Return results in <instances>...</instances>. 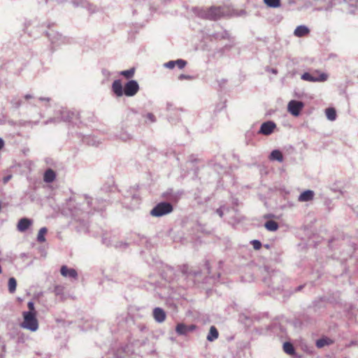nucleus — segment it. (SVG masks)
<instances>
[{"instance_id":"f257e3e1","label":"nucleus","mask_w":358,"mask_h":358,"mask_svg":"<svg viewBox=\"0 0 358 358\" xmlns=\"http://www.w3.org/2000/svg\"><path fill=\"white\" fill-rule=\"evenodd\" d=\"M98 201V199L94 200L92 198L85 196V199L83 202H75L71 200L68 203V206L73 216L77 217L81 215L85 217L93 213L95 210L101 209V207L96 206Z\"/></svg>"},{"instance_id":"f03ea898","label":"nucleus","mask_w":358,"mask_h":358,"mask_svg":"<svg viewBox=\"0 0 358 358\" xmlns=\"http://www.w3.org/2000/svg\"><path fill=\"white\" fill-rule=\"evenodd\" d=\"M24 321L21 324V327L31 331H36L38 329V322L36 319V314L31 312L23 313Z\"/></svg>"},{"instance_id":"7ed1b4c3","label":"nucleus","mask_w":358,"mask_h":358,"mask_svg":"<svg viewBox=\"0 0 358 358\" xmlns=\"http://www.w3.org/2000/svg\"><path fill=\"white\" fill-rule=\"evenodd\" d=\"M173 206L168 202H160L157 203L150 211L153 217H162L173 211Z\"/></svg>"},{"instance_id":"20e7f679","label":"nucleus","mask_w":358,"mask_h":358,"mask_svg":"<svg viewBox=\"0 0 358 358\" xmlns=\"http://www.w3.org/2000/svg\"><path fill=\"white\" fill-rule=\"evenodd\" d=\"M264 282L273 289L279 290L282 287V277L281 273L279 272L273 273L270 275L269 278H265Z\"/></svg>"},{"instance_id":"39448f33","label":"nucleus","mask_w":358,"mask_h":358,"mask_svg":"<svg viewBox=\"0 0 358 358\" xmlns=\"http://www.w3.org/2000/svg\"><path fill=\"white\" fill-rule=\"evenodd\" d=\"M224 15V9L220 6H212L205 10L202 16L206 19L216 20Z\"/></svg>"},{"instance_id":"423d86ee","label":"nucleus","mask_w":358,"mask_h":358,"mask_svg":"<svg viewBox=\"0 0 358 358\" xmlns=\"http://www.w3.org/2000/svg\"><path fill=\"white\" fill-rule=\"evenodd\" d=\"M46 35L50 41L51 43L55 46L65 44L69 41V39L66 38V37L63 36L62 34L54 30H50L46 33Z\"/></svg>"},{"instance_id":"0eeeda50","label":"nucleus","mask_w":358,"mask_h":358,"mask_svg":"<svg viewBox=\"0 0 358 358\" xmlns=\"http://www.w3.org/2000/svg\"><path fill=\"white\" fill-rule=\"evenodd\" d=\"M60 119L64 122H73L79 118V113L77 111L69 110L66 108H62L59 111Z\"/></svg>"},{"instance_id":"6e6552de","label":"nucleus","mask_w":358,"mask_h":358,"mask_svg":"<svg viewBox=\"0 0 358 358\" xmlns=\"http://www.w3.org/2000/svg\"><path fill=\"white\" fill-rule=\"evenodd\" d=\"M139 90V85L137 81L131 80L124 87V94L127 96H134Z\"/></svg>"},{"instance_id":"1a4fd4ad","label":"nucleus","mask_w":358,"mask_h":358,"mask_svg":"<svg viewBox=\"0 0 358 358\" xmlns=\"http://www.w3.org/2000/svg\"><path fill=\"white\" fill-rule=\"evenodd\" d=\"M303 106L304 104L302 101L292 100L288 103L287 110L292 115L296 117L299 116Z\"/></svg>"},{"instance_id":"9d476101","label":"nucleus","mask_w":358,"mask_h":358,"mask_svg":"<svg viewBox=\"0 0 358 358\" xmlns=\"http://www.w3.org/2000/svg\"><path fill=\"white\" fill-rule=\"evenodd\" d=\"M327 78L328 76L324 73H322L317 76H314L309 73H304L301 76L302 80L310 82H324L326 81Z\"/></svg>"},{"instance_id":"9b49d317","label":"nucleus","mask_w":358,"mask_h":358,"mask_svg":"<svg viewBox=\"0 0 358 358\" xmlns=\"http://www.w3.org/2000/svg\"><path fill=\"white\" fill-rule=\"evenodd\" d=\"M276 124L272 121H267L262 124L259 134L266 136L271 134L275 128Z\"/></svg>"},{"instance_id":"f8f14e48","label":"nucleus","mask_w":358,"mask_h":358,"mask_svg":"<svg viewBox=\"0 0 358 358\" xmlns=\"http://www.w3.org/2000/svg\"><path fill=\"white\" fill-rule=\"evenodd\" d=\"M33 221L31 219L24 217L18 221L17 229L20 232H24L32 224Z\"/></svg>"},{"instance_id":"ddd939ff","label":"nucleus","mask_w":358,"mask_h":358,"mask_svg":"<svg viewBox=\"0 0 358 358\" xmlns=\"http://www.w3.org/2000/svg\"><path fill=\"white\" fill-rule=\"evenodd\" d=\"M112 91L117 97H120L124 94V87H122L120 80H115L112 84Z\"/></svg>"},{"instance_id":"4468645a","label":"nucleus","mask_w":358,"mask_h":358,"mask_svg":"<svg viewBox=\"0 0 358 358\" xmlns=\"http://www.w3.org/2000/svg\"><path fill=\"white\" fill-rule=\"evenodd\" d=\"M61 274L64 277L76 279L78 277L77 271L74 268H69L66 266H62L60 269Z\"/></svg>"},{"instance_id":"2eb2a0df","label":"nucleus","mask_w":358,"mask_h":358,"mask_svg":"<svg viewBox=\"0 0 358 358\" xmlns=\"http://www.w3.org/2000/svg\"><path fill=\"white\" fill-rule=\"evenodd\" d=\"M153 317L155 321L161 323L165 320L166 313L162 308L157 307L153 310Z\"/></svg>"},{"instance_id":"dca6fc26","label":"nucleus","mask_w":358,"mask_h":358,"mask_svg":"<svg viewBox=\"0 0 358 358\" xmlns=\"http://www.w3.org/2000/svg\"><path fill=\"white\" fill-rule=\"evenodd\" d=\"M315 193L313 190H306L303 192L299 196V201L301 202L312 201L314 198Z\"/></svg>"},{"instance_id":"f3484780","label":"nucleus","mask_w":358,"mask_h":358,"mask_svg":"<svg viewBox=\"0 0 358 358\" xmlns=\"http://www.w3.org/2000/svg\"><path fill=\"white\" fill-rule=\"evenodd\" d=\"M146 241V238L143 235H141L137 233H133L129 235V237H127V241H129L130 244L134 243H140L143 242V241Z\"/></svg>"},{"instance_id":"a211bd4d","label":"nucleus","mask_w":358,"mask_h":358,"mask_svg":"<svg viewBox=\"0 0 358 358\" xmlns=\"http://www.w3.org/2000/svg\"><path fill=\"white\" fill-rule=\"evenodd\" d=\"M310 30L306 26L299 25L294 29V34L297 37H302L308 34Z\"/></svg>"},{"instance_id":"6ab92c4d","label":"nucleus","mask_w":358,"mask_h":358,"mask_svg":"<svg viewBox=\"0 0 358 358\" xmlns=\"http://www.w3.org/2000/svg\"><path fill=\"white\" fill-rule=\"evenodd\" d=\"M56 178V174L55 172L51 169H47L43 176V180L47 183H50L53 182Z\"/></svg>"},{"instance_id":"aec40b11","label":"nucleus","mask_w":358,"mask_h":358,"mask_svg":"<svg viewBox=\"0 0 358 358\" xmlns=\"http://www.w3.org/2000/svg\"><path fill=\"white\" fill-rule=\"evenodd\" d=\"M218 336L219 332L217 328L215 326H211L210 327V330L208 334L207 335L206 339L210 342H213L215 341L218 338Z\"/></svg>"},{"instance_id":"412c9836","label":"nucleus","mask_w":358,"mask_h":358,"mask_svg":"<svg viewBox=\"0 0 358 358\" xmlns=\"http://www.w3.org/2000/svg\"><path fill=\"white\" fill-rule=\"evenodd\" d=\"M269 159L271 161L282 162L283 161V156L279 150H274L271 152Z\"/></svg>"},{"instance_id":"4be33fe9","label":"nucleus","mask_w":358,"mask_h":358,"mask_svg":"<svg viewBox=\"0 0 358 358\" xmlns=\"http://www.w3.org/2000/svg\"><path fill=\"white\" fill-rule=\"evenodd\" d=\"M47 232L48 229L46 227H42L40 229L36 238V240L38 243H42L46 241L45 236L47 234Z\"/></svg>"},{"instance_id":"5701e85b","label":"nucleus","mask_w":358,"mask_h":358,"mask_svg":"<svg viewBox=\"0 0 358 358\" xmlns=\"http://www.w3.org/2000/svg\"><path fill=\"white\" fill-rule=\"evenodd\" d=\"M327 118L330 121H334L336 119V111L334 108H328L325 110Z\"/></svg>"},{"instance_id":"b1692460","label":"nucleus","mask_w":358,"mask_h":358,"mask_svg":"<svg viewBox=\"0 0 358 358\" xmlns=\"http://www.w3.org/2000/svg\"><path fill=\"white\" fill-rule=\"evenodd\" d=\"M265 228L270 231H275L278 229V224L274 220H268L264 224Z\"/></svg>"},{"instance_id":"393cba45","label":"nucleus","mask_w":358,"mask_h":358,"mask_svg":"<svg viewBox=\"0 0 358 358\" xmlns=\"http://www.w3.org/2000/svg\"><path fill=\"white\" fill-rule=\"evenodd\" d=\"M176 331L179 335H186L189 331V327L185 324L180 323L176 326Z\"/></svg>"},{"instance_id":"a878e982","label":"nucleus","mask_w":358,"mask_h":358,"mask_svg":"<svg viewBox=\"0 0 358 358\" xmlns=\"http://www.w3.org/2000/svg\"><path fill=\"white\" fill-rule=\"evenodd\" d=\"M213 36L215 39H224L229 38V34L227 30H223L221 31H216L213 34Z\"/></svg>"},{"instance_id":"bb28decb","label":"nucleus","mask_w":358,"mask_h":358,"mask_svg":"<svg viewBox=\"0 0 358 358\" xmlns=\"http://www.w3.org/2000/svg\"><path fill=\"white\" fill-rule=\"evenodd\" d=\"M129 245H130V243L127 240L126 241H116L114 243H110V245L115 247V248L122 249V250L127 248Z\"/></svg>"},{"instance_id":"cd10ccee","label":"nucleus","mask_w":358,"mask_h":358,"mask_svg":"<svg viewBox=\"0 0 358 358\" xmlns=\"http://www.w3.org/2000/svg\"><path fill=\"white\" fill-rule=\"evenodd\" d=\"M331 343V341L327 338H322L316 341V346L318 348H322L326 345H329Z\"/></svg>"},{"instance_id":"c85d7f7f","label":"nucleus","mask_w":358,"mask_h":358,"mask_svg":"<svg viewBox=\"0 0 358 358\" xmlns=\"http://www.w3.org/2000/svg\"><path fill=\"white\" fill-rule=\"evenodd\" d=\"M283 350L287 354L289 355H293L295 352L293 345L289 342H285L283 344Z\"/></svg>"},{"instance_id":"c756f323","label":"nucleus","mask_w":358,"mask_h":358,"mask_svg":"<svg viewBox=\"0 0 358 358\" xmlns=\"http://www.w3.org/2000/svg\"><path fill=\"white\" fill-rule=\"evenodd\" d=\"M17 281L14 278H10L8 280V291L10 293H14L16 290Z\"/></svg>"},{"instance_id":"7c9ffc66","label":"nucleus","mask_w":358,"mask_h":358,"mask_svg":"<svg viewBox=\"0 0 358 358\" xmlns=\"http://www.w3.org/2000/svg\"><path fill=\"white\" fill-rule=\"evenodd\" d=\"M264 3L270 8H278L280 6V0H264Z\"/></svg>"},{"instance_id":"2f4dec72","label":"nucleus","mask_w":358,"mask_h":358,"mask_svg":"<svg viewBox=\"0 0 358 358\" xmlns=\"http://www.w3.org/2000/svg\"><path fill=\"white\" fill-rule=\"evenodd\" d=\"M120 74L122 76L126 77L127 78H130L133 77V76L134 74V69H130L128 70L122 71L120 72Z\"/></svg>"},{"instance_id":"473e14b6","label":"nucleus","mask_w":358,"mask_h":358,"mask_svg":"<svg viewBox=\"0 0 358 358\" xmlns=\"http://www.w3.org/2000/svg\"><path fill=\"white\" fill-rule=\"evenodd\" d=\"M117 136L120 139H121L123 141H127L131 139V136L125 131H122Z\"/></svg>"},{"instance_id":"72a5a7b5","label":"nucleus","mask_w":358,"mask_h":358,"mask_svg":"<svg viewBox=\"0 0 358 358\" xmlns=\"http://www.w3.org/2000/svg\"><path fill=\"white\" fill-rule=\"evenodd\" d=\"M187 64V62L185 60L178 59L175 60V66H177L179 69H182Z\"/></svg>"},{"instance_id":"f704fd0d","label":"nucleus","mask_w":358,"mask_h":358,"mask_svg":"<svg viewBox=\"0 0 358 358\" xmlns=\"http://www.w3.org/2000/svg\"><path fill=\"white\" fill-rule=\"evenodd\" d=\"M251 244L252 245L255 250H259L262 247V243L258 240L252 241Z\"/></svg>"},{"instance_id":"c9c22d12","label":"nucleus","mask_w":358,"mask_h":358,"mask_svg":"<svg viewBox=\"0 0 358 358\" xmlns=\"http://www.w3.org/2000/svg\"><path fill=\"white\" fill-rule=\"evenodd\" d=\"M11 103L15 108H19L22 104V101L20 99H13L12 100Z\"/></svg>"},{"instance_id":"e433bc0d","label":"nucleus","mask_w":358,"mask_h":358,"mask_svg":"<svg viewBox=\"0 0 358 358\" xmlns=\"http://www.w3.org/2000/svg\"><path fill=\"white\" fill-rule=\"evenodd\" d=\"M145 117L152 123L153 122H156V117L155 116L151 113H147Z\"/></svg>"},{"instance_id":"4c0bfd02","label":"nucleus","mask_w":358,"mask_h":358,"mask_svg":"<svg viewBox=\"0 0 358 358\" xmlns=\"http://www.w3.org/2000/svg\"><path fill=\"white\" fill-rule=\"evenodd\" d=\"M164 66L167 69H173L175 67V60H171L164 64Z\"/></svg>"},{"instance_id":"58836bf2","label":"nucleus","mask_w":358,"mask_h":358,"mask_svg":"<svg viewBox=\"0 0 358 358\" xmlns=\"http://www.w3.org/2000/svg\"><path fill=\"white\" fill-rule=\"evenodd\" d=\"M27 306L29 310L28 312H31L32 313L36 314V311L35 310V308H34V303L33 301H29L27 303Z\"/></svg>"},{"instance_id":"ea45409f","label":"nucleus","mask_w":358,"mask_h":358,"mask_svg":"<svg viewBox=\"0 0 358 358\" xmlns=\"http://www.w3.org/2000/svg\"><path fill=\"white\" fill-rule=\"evenodd\" d=\"M166 108L169 111H173L174 114L177 113L180 110L178 108H173V105L171 103H167Z\"/></svg>"},{"instance_id":"a19ab883","label":"nucleus","mask_w":358,"mask_h":358,"mask_svg":"<svg viewBox=\"0 0 358 358\" xmlns=\"http://www.w3.org/2000/svg\"><path fill=\"white\" fill-rule=\"evenodd\" d=\"M29 124H30V122L24 121V120H20L17 123V124L20 125V126H26V125Z\"/></svg>"},{"instance_id":"79ce46f5","label":"nucleus","mask_w":358,"mask_h":358,"mask_svg":"<svg viewBox=\"0 0 358 358\" xmlns=\"http://www.w3.org/2000/svg\"><path fill=\"white\" fill-rule=\"evenodd\" d=\"M216 213H217V214H218V215H219V216H220V217H222L223 216V214H224V213H223V210H222V208H217V209L216 210Z\"/></svg>"},{"instance_id":"37998d69","label":"nucleus","mask_w":358,"mask_h":358,"mask_svg":"<svg viewBox=\"0 0 358 358\" xmlns=\"http://www.w3.org/2000/svg\"><path fill=\"white\" fill-rule=\"evenodd\" d=\"M102 73H103V76H105L106 77H108V76H109L110 75V72L108 70H106V69H103L102 70Z\"/></svg>"},{"instance_id":"c03bdc74","label":"nucleus","mask_w":358,"mask_h":358,"mask_svg":"<svg viewBox=\"0 0 358 358\" xmlns=\"http://www.w3.org/2000/svg\"><path fill=\"white\" fill-rule=\"evenodd\" d=\"M190 78V76H186V75H184V74H181V75H180V76H179V79H180V80H182V79H188V78Z\"/></svg>"},{"instance_id":"a18cd8bd","label":"nucleus","mask_w":358,"mask_h":358,"mask_svg":"<svg viewBox=\"0 0 358 358\" xmlns=\"http://www.w3.org/2000/svg\"><path fill=\"white\" fill-rule=\"evenodd\" d=\"M4 145V141L3 140V138H0V150L3 148Z\"/></svg>"},{"instance_id":"49530a36","label":"nucleus","mask_w":358,"mask_h":358,"mask_svg":"<svg viewBox=\"0 0 358 358\" xmlns=\"http://www.w3.org/2000/svg\"><path fill=\"white\" fill-rule=\"evenodd\" d=\"M39 100L41 101H46V102H49L50 99V98H45V97H40L39 98Z\"/></svg>"},{"instance_id":"de8ad7c7","label":"nucleus","mask_w":358,"mask_h":358,"mask_svg":"<svg viewBox=\"0 0 358 358\" xmlns=\"http://www.w3.org/2000/svg\"><path fill=\"white\" fill-rule=\"evenodd\" d=\"M57 119H58V117H54L52 119H50L48 121H47L45 122V124H48V122H57Z\"/></svg>"},{"instance_id":"09e8293b","label":"nucleus","mask_w":358,"mask_h":358,"mask_svg":"<svg viewBox=\"0 0 358 358\" xmlns=\"http://www.w3.org/2000/svg\"><path fill=\"white\" fill-rule=\"evenodd\" d=\"M10 178H11V176H8L5 177L3 179L4 182H7L10 179Z\"/></svg>"},{"instance_id":"8fccbe9b","label":"nucleus","mask_w":358,"mask_h":358,"mask_svg":"<svg viewBox=\"0 0 358 358\" xmlns=\"http://www.w3.org/2000/svg\"><path fill=\"white\" fill-rule=\"evenodd\" d=\"M303 287V285H300L299 287H297L296 289H295V292H299L302 289V288Z\"/></svg>"},{"instance_id":"3c124183","label":"nucleus","mask_w":358,"mask_h":358,"mask_svg":"<svg viewBox=\"0 0 358 358\" xmlns=\"http://www.w3.org/2000/svg\"><path fill=\"white\" fill-rule=\"evenodd\" d=\"M24 98L28 100V99H32L33 96L31 94H27L24 96Z\"/></svg>"},{"instance_id":"603ef678","label":"nucleus","mask_w":358,"mask_h":358,"mask_svg":"<svg viewBox=\"0 0 358 358\" xmlns=\"http://www.w3.org/2000/svg\"><path fill=\"white\" fill-rule=\"evenodd\" d=\"M271 72H272L273 73L276 74L278 71H277V70H276V69H271Z\"/></svg>"},{"instance_id":"864d4df0","label":"nucleus","mask_w":358,"mask_h":358,"mask_svg":"<svg viewBox=\"0 0 358 358\" xmlns=\"http://www.w3.org/2000/svg\"><path fill=\"white\" fill-rule=\"evenodd\" d=\"M188 327H189V331L194 329V325H192V326Z\"/></svg>"},{"instance_id":"5fc2aeb1","label":"nucleus","mask_w":358,"mask_h":358,"mask_svg":"<svg viewBox=\"0 0 358 358\" xmlns=\"http://www.w3.org/2000/svg\"><path fill=\"white\" fill-rule=\"evenodd\" d=\"M171 192H172V190H170V192H169V191H167V192H166V195H170V194H171Z\"/></svg>"},{"instance_id":"6e6d98bb","label":"nucleus","mask_w":358,"mask_h":358,"mask_svg":"<svg viewBox=\"0 0 358 358\" xmlns=\"http://www.w3.org/2000/svg\"><path fill=\"white\" fill-rule=\"evenodd\" d=\"M315 10H322V8H316Z\"/></svg>"}]
</instances>
